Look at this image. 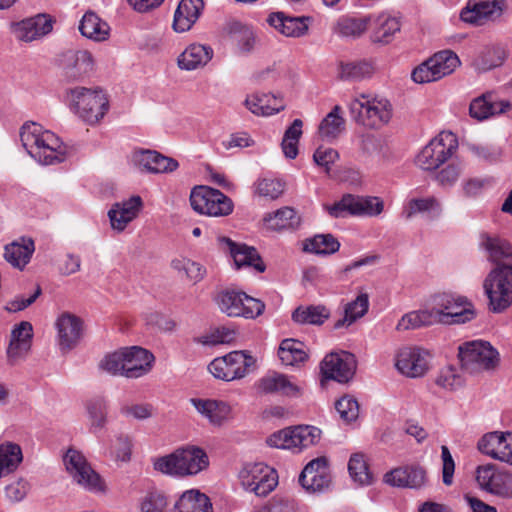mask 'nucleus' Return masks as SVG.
<instances>
[{
    "instance_id": "f257e3e1",
    "label": "nucleus",
    "mask_w": 512,
    "mask_h": 512,
    "mask_svg": "<svg viewBox=\"0 0 512 512\" xmlns=\"http://www.w3.org/2000/svg\"><path fill=\"white\" fill-rule=\"evenodd\" d=\"M19 136L26 152L42 165H55L67 157L66 145L52 131L38 123H24Z\"/></svg>"
},
{
    "instance_id": "f03ea898",
    "label": "nucleus",
    "mask_w": 512,
    "mask_h": 512,
    "mask_svg": "<svg viewBox=\"0 0 512 512\" xmlns=\"http://www.w3.org/2000/svg\"><path fill=\"white\" fill-rule=\"evenodd\" d=\"M153 469L165 476L184 479L205 471L209 466L207 453L199 446L184 445L152 459Z\"/></svg>"
},
{
    "instance_id": "7ed1b4c3",
    "label": "nucleus",
    "mask_w": 512,
    "mask_h": 512,
    "mask_svg": "<svg viewBox=\"0 0 512 512\" xmlns=\"http://www.w3.org/2000/svg\"><path fill=\"white\" fill-rule=\"evenodd\" d=\"M348 109L356 124L370 130H379L386 126L393 115L391 102L371 93L355 94L348 103Z\"/></svg>"
},
{
    "instance_id": "20e7f679",
    "label": "nucleus",
    "mask_w": 512,
    "mask_h": 512,
    "mask_svg": "<svg viewBox=\"0 0 512 512\" xmlns=\"http://www.w3.org/2000/svg\"><path fill=\"white\" fill-rule=\"evenodd\" d=\"M65 100L73 113L91 125L98 123L109 109L108 97L100 88H70Z\"/></svg>"
},
{
    "instance_id": "39448f33",
    "label": "nucleus",
    "mask_w": 512,
    "mask_h": 512,
    "mask_svg": "<svg viewBox=\"0 0 512 512\" xmlns=\"http://www.w3.org/2000/svg\"><path fill=\"white\" fill-rule=\"evenodd\" d=\"M430 307L435 323L463 324L475 317L473 305L466 297L456 294H436L430 300Z\"/></svg>"
},
{
    "instance_id": "423d86ee",
    "label": "nucleus",
    "mask_w": 512,
    "mask_h": 512,
    "mask_svg": "<svg viewBox=\"0 0 512 512\" xmlns=\"http://www.w3.org/2000/svg\"><path fill=\"white\" fill-rule=\"evenodd\" d=\"M489 299V309L500 313L512 304V265L502 264L493 268L483 282Z\"/></svg>"
},
{
    "instance_id": "0eeeda50",
    "label": "nucleus",
    "mask_w": 512,
    "mask_h": 512,
    "mask_svg": "<svg viewBox=\"0 0 512 512\" xmlns=\"http://www.w3.org/2000/svg\"><path fill=\"white\" fill-rule=\"evenodd\" d=\"M65 469L72 481L91 493H105L107 486L82 452L69 448L63 456Z\"/></svg>"
},
{
    "instance_id": "6e6552de",
    "label": "nucleus",
    "mask_w": 512,
    "mask_h": 512,
    "mask_svg": "<svg viewBox=\"0 0 512 512\" xmlns=\"http://www.w3.org/2000/svg\"><path fill=\"white\" fill-rule=\"evenodd\" d=\"M324 210L333 218L352 216H377L382 213L384 203L378 197H363L345 194L333 204H324Z\"/></svg>"
},
{
    "instance_id": "1a4fd4ad",
    "label": "nucleus",
    "mask_w": 512,
    "mask_h": 512,
    "mask_svg": "<svg viewBox=\"0 0 512 512\" xmlns=\"http://www.w3.org/2000/svg\"><path fill=\"white\" fill-rule=\"evenodd\" d=\"M459 65L460 60L453 51L443 50L418 65L411 77L418 84L435 82L453 73Z\"/></svg>"
},
{
    "instance_id": "9d476101",
    "label": "nucleus",
    "mask_w": 512,
    "mask_h": 512,
    "mask_svg": "<svg viewBox=\"0 0 512 512\" xmlns=\"http://www.w3.org/2000/svg\"><path fill=\"white\" fill-rule=\"evenodd\" d=\"M239 480L246 491L264 497L276 488L278 474L263 462L247 463L239 472Z\"/></svg>"
},
{
    "instance_id": "9b49d317",
    "label": "nucleus",
    "mask_w": 512,
    "mask_h": 512,
    "mask_svg": "<svg viewBox=\"0 0 512 512\" xmlns=\"http://www.w3.org/2000/svg\"><path fill=\"white\" fill-rule=\"evenodd\" d=\"M221 312L230 317L255 318L262 314L265 305L259 299L236 290H223L215 298Z\"/></svg>"
},
{
    "instance_id": "f8f14e48",
    "label": "nucleus",
    "mask_w": 512,
    "mask_h": 512,
    "mask_svg": "<svg viewBox=\"0 0 512 512\" xmlns=\"http://www.w3.org/2000/svg\"><path fill=\"white\" fill-rule=\"evenodd\" d=\"M190 204L197 213L211 217L227 216L233 211V202L228 196L207 186L191 191Z\"/></svg>"
},
{
    "instance_id": "ddd939ff",
    "label": "nucleus",
    "mask_w": 512,
    "mask_h": 512,
    "mask_svg": "<svg viewBox=\"0 0 512 512\" xmlns=\"http://www.w3.org/2000/svg\"><path fill=\"white\" fill-rule=\"evenodd\" d=\"M255 359L245 351H232L215 358L208 366L217 379L233 381L244 378L255 366Z\"/></svg>"
},
{
    "instance_id": "4468645a",
    "label": "nucleus",
    "mask_w": 512,
    "mask_h": 512,
    "mask_svg": "<svg viewBox=\"0 0 512 512\" xmlns=\"http://www.w3.org/2000/svg\"><path fill=\"white\" fill-rule=\"evenodd\" d=\"M456 148L455 135L450 132H442L420 151L416 157V164L423 170H435L452 156Z\"/></svg>"
},
{
    "instance_id": "2eb2a0df",
    "label": "nucleus",
    "mask_w": 512,
    "mask_h": 512,
    "mask_svg": "<svg viewBox=\"0 0 512 512\" xmlns=\"http://www.w3.org/2000/svg\"><path fill=\"white\" fill-rule=\"evenodd\" d=\"M459 357L462 366L470 372L494 368L499 362L497 350L489 342L482 340H474L461 345Z\"/></svg>"
},
{
    "instance_id": "dca6fc26",
    "label": "nucleus",
    "mask_w": 512,
    "mask_h": 512,
    "mask_svg": "<svg viewBox=\"0 0 512 512\" xmlns=\"http://www.w3.org/2000/svg\"><path fill=\"white\" fill-rule=\"evenodd\" d=\"M321 437V430L314 426H297L278 431L268 437L271 447L300 451L316 444Z\"/></svg>"
},
{
    "instance_id": "f3484780",
    "label": "nucleus",
    "mask_w": 512,
    "mask_h": 512,
    "mask_svg": "<svg viewBox=\"0 0 512 512\" xmlns=\"http://www.w3.org/2000/svg\"><path fill=\"white\" fill-rule=\"evenodd\" d=\"M475 478L480 489L502 498H512V474L493 463L476 468Z\"/></svg>"
},
{
    "instance_id": "a211bd4d",
    "label": "nucleus",
    "mask_w": 512,
    "mask_h": 512,
    "mask_svg": "<svg viewBox=\"0 0 512 512\" xmlns=\"http://www.w3.org/2000/svg\"><path fill=\"white\" fill-rule=\"evenodd\" d=\"M56 345L62 354L75 349L84 335V323L70 312H62L55 320Z\"/></svg>"
},
{
    "instance_id": "6ab92c4d",
    "label": "nucleus",
    "mask_w": 512,
    "mask_h": 512,
    "mask_svg": "<svg viewBox=\"0 0 512 512\" xmlns=\"http://www.w3.org/2000/svg\"><path fill=\"white\" fill-rule=\"evenodd\" d=\"M479 452L496 461L512 466V432L492 431L484 434L477 443Z\"/></svg>"
},
{
    "instance_id": "aec40b11",
    "label": "nucleus",
    "mask_w": 512,
    "mask_h": 512,
    "mask_svg": "<svg viewBox=\"0 0 512 512\" xmlns=\"http://www.w3.org/2000/svg\"><path fill=\"white\" fill-rule=\"evenodd\" d=\"M505 6V0H468L460 18L466 23L484 25L499 19Z\"/></svg>"
},
{
    "instance_id": "412c9836",
    "label": "nucleus",
    "mask_w": 512,
    "mask_h": 512,
    "mask_svg": "<svg viewBox=\"0 0 512 512\" xmlns=\"http://www.w3.org/2000/svg\"><path fill=\"white\" fill-rule=\"evenodd\" d=\"M33 336V326L30 322L22 321L14 325L6 348L7 363L10 366L20 364L28 357Z\"/></svg>"
},
{
    "instance_id": "4be33fe9",
    "label": "nucleus",
    "mask_w": 512,
    "mask_h": 512,
    "mask_svg": "<svg viewBox=\"0 0 512 512\" xmlns=\"http://www.w3.org/2000/svg\"><path fill=\"white\" fill-rule=\"evenodd\" d=\"M429 353L417 347H405L399 350L395 367L402 375L409 378L424 376L429 370Z\"/></svg>"
},
{
    "instance_id": "5701e85b",
    "label": "nucleus",
    "mask_w": 512,
    "mask_h": 512,
    "mask_svg": "<svg viewBox=\"0 0 512 512\" xmlns=\"http://www.w3.org/2000/svg\"><path fill=\"white\" fill-rule=\"evenodd\" d=\"M356 363L348 352L330 353L321 362L320 370L325 379L339 383L348 382L354 375Z\"/></svg>"
},
{
    "instance_id": "b1692460",
    "label": "nucleus",
    "mask_w": 512,
    "mask_h": 512,
    "mask_svg": "<svg viewBox=\"0 0 512 512\" xmlns=\"http://www.w3.org/2000/svg\"><path fill=\"white\" fill-rule=\"evenodd\" d=\"M293 379L292 376L271 371L261 377L255 385L259 394H276L296 398L302 395V387Z\"/></svg>"
},
{
    "instance_id": "393cba45",
    "label": "nucleus",
    "mask_w": 512,
    "mask_h": 512,
    "mask_svg": "<svg viewBox=\"0 0 512 512\" xmlns=\"http://www.w3.org/2000/svg\"><path fill=\"white\" fill-rule=\"evenodd\" d=\"M131 163L140 171L152 174L170 173L179 167L177 160L149 149L133 151Z\"/></svg>"
},
{
    "instance_id": "a878e982",
    "label": "nucleus",
    "mask_w": 512,
    "mask_h": 512,
    "mask_svg": "<svg viewBox=\"0 0 512 512\" xmlns=\"http://www.w3.org/2000/svg\"><path fill=\"white\" fill-rule=\"evenodd\" d=\"M60 65L64 77L68 81H76L94 70L95 61L87 50H69L62 54Z\"/></svg>"
},
{
    "instance_id": "bb28decb",
    "label": "nucleus",
    "mask_w": 512,
    "mask_h": 512,
    "mask_svg": "<svg viewBox=\"0 0 512 512\" xmlns=\"http://www.w3.org/2000/svg\"><path fill=\"white\" fill-rule=\"evenodd\" d=\"M331 477L326 457L311 460L299 476V483L308 492H320L328 488Z\"/></svg>"
},
{
    "instance_id": "cd10ccee",
    "label": "nucleus",
    "mask_w": 512,
    "mask_h": 512,
    "mask_svg": "<svg viewBox=\"0 0 512 512\" xmlns=\"http://www.w3.org/2000/svg\"><path fill=\"white\" fill-rule=\"evenodd\" d=\"M53 20L47 14H38L11 24L13 36L23 42L37 40L52 31Z\"/></svg>"
},
{
    "instance_id": "c85d7f7f",
    "label": "nucleus",
    "mask_w": 512,
    "mask_h": 512,
    "mask_svg": "<svg viewBox=\"0 0 512 512\" xmlns=\"http://www.w3.org/2000/svg\"><path fill=\"white\" fill-rule=\"evenodd\" d=\"M143 207V200L138 195L116 202L108 211V218L113 230L122 232L135 220Z\"/></svg>"
},
{
    "instance_id": "c756f323",
    "label": "nucleus",
    "mask_w": 512,
    "mask_h": 512,
    "mask_svg": "<svg viewBox=\"0 0 512 512\" xmlns=\"http://www.w3.org/2000/svg\"><path fill=\"white\" fill-rule=\"evenodd\" d=\"M124 356V377L126 378H139L148 374L155 361L150 351L138 346L124 348Z\"/></svg>"
},
{
    "instance_id": "7c9ffc66",
    "label": "nucleus",
    "mask_w": 512,
    "mask_h": 512,
    "mask_svg": "<svg viewBox=\"0 0 512 512\" xmlns=\"http://www.w3.org/2000/svg\"><path fill=\"white\" fill-rule=\"evenodd\" d=\"M223 248L230 253L236 268L252 267L257 272H264L265 265L254 247L246 244L235 243L229 238L220 239Z\"/></svg>"
},
{
    "instance_id": "2f4dec72",
    "label": "nucleus",
    "mask_w": 512,
    "mask_h": 512,
    "mask_svg": "<svg viewBox=\"0 0 512 512\" xmlns=\"http://www.w3.org/2000/svg\"><path fill=\"white\" fill-rule=\"evenodd\" d=\"M385 483L411 489L422 488L427 481L426 471L419 465L395 468L384 476Z\"/></svg>"
},
{
    "instance_id": "473e14b6",
    "label": "nucleus",
    "mask_w": 512,
    "mask_h": 512,
    "mask_svg": "<svg viewBox=\"0 0 512 512\" xmlns=\"http://www.w3.org/2000/svg\"><path fill=\"white\" fill-rule=\"evenodd\" d=\"M190 403L213 426L223 425L231 416V406L222 400L191 398Z\"/></svg>"
},
{
    "instance_id": "72a5a7b5",
    "label": "nucleus",
    "mask_w": 512,
    "mask_h": 512,
    "mask_svg": "<svg viewBox=\"0 0 512 512\" xmlns=\"http://www.w3.org/2000/svg\"><path fill=\"white\" fill-rule=\"evenodd\" d=\"M487 259L497 265H512V245L498 235L482 234L479 242Z\"/></svg>"
},
{
    "instance_id": "f704fd0d",
    "label": "nucleus",
    "mask_w": 512,
    "mask_h": 512,
    "mask_svg": "<svg viewBox=\"0 0 512 512\" xmlns=\"http://www.w3.org/2000/svg\"><path fill=\"white\" fill-rule=\"evenodd\" d=\"M204 9L203 0H181L175 10L173 29L177 33L189 31Z\"/></svg>"
},
{
    "instance_id": "c9c22d12",
    "label": "nucleus",
    "mask_w": 512,
    "mask_h": 512,
    "mask_svg": "<svg viewBox=\"0 0 512 512\" xmlns=\"http://www.w3.org/2000/svg\"><path fill=\"white\" fill-rule=\"evenodd\" d=\"M310 17H288L283 12L271 13L268 24L287 37H301L308 32Z\"/></svg>"
},
{
    "instance_id": "e433bc0d",
    "label": "nucleus",
    "mask_w": 512,
    "mask_h": 512,
    "mask_svg": "<svg viewBox=\"0 0 512 512\" xmlns=\"http://www.w3.org/2000/svg\"><path fill=\"white\" fill-rule=\"evenodd\" d=\"M245 107L254 115L267 117L282 111L285 104L272 94L253 93L246 97Z\"/></svg>"
},
{
    "instance_id": "4c0bfd02",
    "label": "nucleus",
    "mask_w": 512,
    "mask_h": 512,
    "mask_svg": "<svg viewBox=\"0 0 512 512\" xmlns=\"http://www.w3.org/2000/svg\"><path fill=\"white\" fill-rule=\"evenodd\" d=\"M510 108L508 101H495L492 94H484L475 98L469 106L472 118L482 121L491 116L506 112Z\"/></svg>"
},
{
    "instance_id": "58836bf2",
    "label": "nucleus",
    "mask_w": 512,
    "mask_h": 512,
    "mask_svg": "<svg viewBox=\"0 0 512 512\" xmlns=\"http://www.w3.org/2000/svg\"><path fill=\"white\" fill-rule=\"evenodd\" d=\"M213 56V50L202 44L189 45L177 59L180 69L186 71L196 70L204 67Z\"/></svg>"
},
{
    "instance_id": "ea45409f",
    "label": "nucleus",
    "mask_w": 512,
    "mask_h": 512,
    "mask_svg": "<svg viewBox=\"0 0 512 512\" xmlns=\"http://www.w3.org/2000/svg\"><path fill=\"white\" fill-rule=\"evenodd\" d=\"M442 211L440 201L436 197L430 196L410 199L405 205L402 215L405 219H411L415 214L422 213L426 214L429 219L435 220L441 216Z\"/></svg>"
},
{
    "instance_id": "a19ab883",
    "label": "nucleus",
    "mask_w": 512,
    "mask_h": 512,
    "mask_svg": "<svg viewBox=\"0 0 512 512\" xmlns=\"http://www.w3.org/2000/svg\"><path fill=\"white\" fill-rule=\"evenodd\" d=\"M174 512H213L210 498L198 490L185 491L174 505Z\"/></svg>"
},
{
    "instance_id": "79ce46f5",
    "label": "nucleus",
    "mask_w": 512,
    "mask_h": 512,
    "mask_svg": "<svg viewBox=\"0 0 512 512\" xmlns=\"http://www.w3.org/2000/svg\"><path fill=\"white\" fill-rule=\"evenodd\" d=\"M85 409L89 431L97 435L107 424L108 402L104 397L96 396L86 401Z\"/></svg>"
},
{
    "instance_id": "37998d69",
    "label": "nucleus",
    "mask_w": 512,
    "mask_h": 512,
    "mask_svg": "<svg viewBox=\"0 0 512 512\" xmlns=\"http://www.w3.org/2000/svg\"><path fill=\"white\" fill-rule=\"evenodd\" d=\"M34 249L35 247L32 239L22 238L20 241H15L6 245L4 258L13 267L23 269L30 261Z\"/></svg>"
},
{
    "instance_id": "c03bdc74",
    "label": "nucleus",
    "mask_w": 512,
    "mask_h": 512,
    "mask_svg": "<svg viewBox=\"0 0 512 512\" xmlns=\"http://www.w3.org/2000/svg\"><path fill=\"white\" fill-rule=\"evenodd\" d=\"M399 18L389 14H380L374 19L372 39L376 43L388 44L394 35L400 31Z\"/></svg>"
},
{
    "instance_id": "a18cd8bd",
    "label": "nucleus",
    "mask_w": 512,
    "mask_h": 512,
    "mask_svg": "<svg viewBox=\"0 0 512 512\" xmlns=\"http://www.w3.org/2000/svg\"><path fill=\"white\" fill-rule=\"evenodd\" d=\"M23 461V452L19 444L6 441L0 444V478L14 473Z\"/></svg>"
},
{
    "instance_id": "49530a36",
    "label": "nucleus",
    "mask_w": 512,
    "mask_h": 512,
    "mask_svg": "<svg viewBox=\"0 0 512 512\" xmlns=\"http://www.w3.org/2000/svg\"><path fill=\"white\" fill-rule=\"evenodd\" d=\"M81 34L91 40L100 42L109 36V25L101 20L94 12H86L79 24Z\"/></svg>"
},
{
    "instance_id": "de8ad7c7",
    "label": "nucleus",
    "mask_w": 512,
    "mask_h": 512,
    "mask_svg": "<svg viewBox=\"0 0 512 512\" xmlns=\"http://www.w3.org/2000/svg\"><path fill=\"white\" fill-rule=\"evenodd\" d=\"M278 356L286 366L298 365L308 359L305 344L295 339H284L279 346Z\"/></svg>"
},
{
    "instance_id": "09e8293b",
    "label": "nucleus",
    "mask_w": 512,
    "mask_h": 512,
    "mask_svg": "<svg viewBox=\"0 0 512 512\" xmlns=\"http://www.w3.org/2000/svg\"><path fill=\"white\" fill-rule=\"evenodd\" d=\"M342 108L335 105L321 121L318 132L321 138L331 141L336 139L345 129V119Z\"/></svg>"
},
{
    "instance_id": "8fccbe9b",
    "label": "nucleus",
    "mask_w": 512,
    "mask_h": 512,
    "mask_svg": "<svg viewBox=\"0 0 512 512\" xmlns=\"http://www.w3.org/2000/svg\"><path fill=\"white\" fill-rule=\"evenodd\" d=\"M369 308V299L367 294H360L355 300L346 304L344 316L335 322L334 328L349 327L359 318L363 317Z\"/></svg>"
},
{
    "instance_id": "3c124183",
    "label": "nucleus",
    "mask_w": 512,
    "mask_h": 512,
    "mask_svg": "<svg viewBox=\"0 0 512 512\" xmlns=\"http://www.w3.org/2000/svg\"><path fill=\"white\" fill-rule=\"evenodd\" d=\"M505 58L504 48L500 46L486 47L473 60V67L479 72H486L501 66Z\"/></svg>"
},
{
    "instance_id": "603ef678",
    "label": "nucleus",
    "mask_w": 512,
    "mask_h": 512,
    "mask_svg": "<svg viewBox=\"0 0 512 512\" xmlns=\"http://www.w3.org/2000/svg\"><path fill=\"white\" fill-rule=\"evenodd\" d=\"M340 248L339 241L331 234H319L306 239L303 244V250L317 255H330L337 252Z\"/></svg>"
},
{
    "instance_id": "864d4df0",
    "label": "nucleus",
    "mask_w": 512,
    "mask_h": 512,
    "mask_svg": "<svg viewBox=\"0 0 512 512\" xmlns=\"http://www.w3.org/2000/svg\"><path fill=\"white\" fill-rule=\"evenodd\" d=\"M171 268L186 277L193 284L201 282L206 276V268L189 258L179 257L171 261Z\"/></svg>"
},
{
    "instance_id": "5fc2aeb1",
    "label": "nucleus",
    "mask_w": 512,
    "mask_h": 512,
    "mask_svg": "<svg viewBox=\"0 0 512 512\" xmlns=\"http://www.w3.org/2000/svg\"><path fill=\"white\" fill-rule=\"evenodd\" d=\"M330 317V310L323 305L298 307L292 319L299 324L321 325Z\"/></svg>"
},
{
    "instance_id": "6e6d98bb",
    "label": "nucleus",
    "mask_w": 512,
    "mask_h": 512,
    "mask_svg": "<svg viewBox=\"0 0 512 512\" xmlns=\"http://www.w3.org/2000/svg\"><path fill=\"white\" fill-rule=\"evenodd\" d=\"M302 127V120L295 119L284 132L281 149L284 156L288 159H295L298 155V144L303 134Z\"/></svg>"
},
{
    "instance_id": "4d7b16f0",
    "label": "nucleus",
    "mask_w": 512,
    "mask_h": 512,
    "mask_svg": "<svg viewBox=\"0 0 512 512\" xmlns=\"http://www.w3.org/2000/svg\"><path fill=\"white\" fill-rule=\"evenodd\" d=\"M375 71L372 63L368 61H355L342 63L339 69V76L342 80L361 81L369 78Z\"/></svg>"
},
{
    "instance_id": "13d9d810",
    "label": "nucleus",
    "mask_w": 512,
    "mask_h": 512,
    "mask_svg": "<svg viewBox=\"0 0 512 512\" xmlns=\"http://www.w3.org/2000/svg\"><path fill=\"white\" fill-rule=\"evenodd\" d=\"M433 324H435V318L433 317L431 307L429 306L428 309L412 311L402 316L396 326V329L398 331H405Z\"/></svg>"
},
{
    "instance_id": "bf43d9fd",
    "label": "nucleus",
    "mask_w": 512,
    "mask_h": 512,
    "mask_svg": "<svg viewBox=\"0 0 512 512\" xmlns=\"http://www.w3.org/2000/svg\"><path fill=\"white\" fill-rule=\"evenodd\" d=\"M348 471L354 482L360 485H369L372 482V474L369 471L365 455L354 453L348 462Z\"/></svg>"
},
{
    "instance_id": "052dcab7",
    "label": "nucleus",
    "mask_w": 512,
    "mask_h": 512,
    "mask_svg": "<svg viewBox=\"0 0 512 512\" xmlns=\"http://www.w3.org/2000/svg\"><path fill=\"white\" fill-rule=\"evenodd\" d=\"M264 221L269 229L282 230L293 227L297 223L296 212L290 207H283L265 216Z\"/></svg>"
},
{
    "instance_id": "680f3d73",
    "label": "nucleus",
    "mask_w": 512,
    "mask_h": 512,
    "mask_svg": "<svg viewBox=\"0 0 512 512\" xmlns=\"http://www.w3.org/2000/svg\"><path fill=\"white\" fill-rule=\"evenodd\" d=\"M469 152L480 161L496 163L502 159L503 149L501 146L492 143L469 144Z\"/></svg>"
},
{
    "instance_id": "e2e57ef3",
    "label": "nucleus",
    "mask_w": 512,
    "mask_h": 512,
    "mask_svg": "<svg viewBox=\"0 0 512 512\" xmlns=\"http://www.w3.org/2000/svg\"><path fill=\"white\" fill-rule=\"evenodd\" d=\"M232 37L239 50L244 53L251 52L257 43V37L254 30L251 27L242 24L234 25Z\"/></svg>"
},
{
    "instance_id": "0e129e2a",
    "label": "nucleus",
    "mask_w": 512,
    "mask_h": 512,
    "mask_svg": "<svg viewBox=\"0 0 512 512\" xmlns=\"http://www.w3.org/2000/svg\"><path fill=\"white\" fill-rule=\"evenodd\" d=\"M124 348L105 355L99 362V369L112 376H124Z\"/></svg>"
},
{
    "instance_id": "69168bd1",
    "label": "nucleus",
    "mask_w": 512,
    "mask_h": 512,
    "mask_svg": "<svg viewBox=\"0 0 512 512\" xmlns=\"http://www.w3.org/2000/svg\"><path fill=\"white\" fill-rule=\"evenodd\" d=\"M256 195L268 200L277 199L284 191V183L278 179L262 178L254 184Z\"/></svg>"
},
{
    "instance_id": "338daca9",
    "label": "nucleus",
    "mask_w": 512,
    "mask_h": 512,
    "mask_svg": "<svg viewBox=\"0 0 512 512\" xmlns=\"http://www.w3.org/2000/svg\"><path fill=\"white\" fill-rule=\"evenodd\" d=\"M168 499L166 495L158 490H152L141 499L139 512H166Z\"/></svg>"
},
{
    "instance_id": "774afa93",
    "label": "nucleus",
    "mask_w": 512,
    "mask_h": 512,
    "mask_svg": "<svg viewBox=\"0 0 512 512\" xmlns=\"http://www.w3.org/2000/svg\"><path fill=\"white\" fill-rule=\"evenodd\" d=\"M464 171V165L460 161H454L443 167L436 174L437 183L443 188H450L455 185Z\"/></svg>"
}]
</instances>
